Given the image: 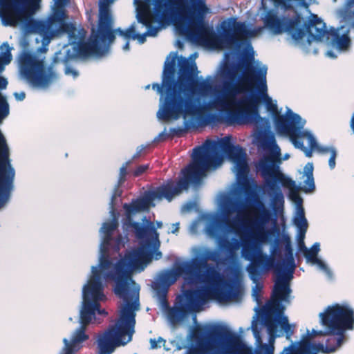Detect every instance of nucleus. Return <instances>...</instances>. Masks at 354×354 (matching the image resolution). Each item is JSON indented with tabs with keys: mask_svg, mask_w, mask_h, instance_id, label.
<instances>
[{
	"mask_svg": "<svg viewBox=\"0 0 354 354\" xmlns=\"http://www.w3.org/2000/svg\"><path fill=\"white\" fill-rule=\"evenodd\" d=\"M221 151L235 164L238 187L246 197V207L250 214V232L241 238L243 253L245 259L252 261L248 270L254 275L259 272V266H268L272 261L263 252L262 245L271 241L274 231L268 227L272 214L256 192L255 182L248 176L245 150L239 145H234L230 136H225L218 142L207 140L203 145L193 149L192 161L181 170V174L187 180L188 187L192 183L198 182L210 167L222 162Z\"/></svg>",
	"mask_w": 354,
	"mask_h": 354,
	"instance_id": "f257e3e1",
	"label": "nucleus"
},
{
	"mask_svg": "<svg viewBox=\"0 0 354 354\" xmlns=\"http://www.w3.org/2000/svg\"><path fill=\"white\" fill-rule=\"evenodd\" d=\"M137 19L147 27L144 34L136 33L133 39L143 44L147 36L154 37L160 28L169 24L171 19L178 15L181 21L177 25L179 31L194 42L215 49L239 48L249 35L245 24L230 17L220 24L216 34L212 26L205 21L208 11L205 0H153V12L143 0H134Z\"/></svg>",
	"mask_w": 354,
	"mask_h": 354,
	"instance_id": "f03ea898",
	"label": "nucleus"
},
{
	"mask_svg": "<svg viewBox=\"0 0 354 354\" xmlns=\"http://www.w3.org/2000/svg\"><path fill=\"white\" fill-rule=\"evenodd\" d=\"M198 71L194 61L180 57L178 62V73L176 82L171 88L164 82L154 83L152 88L160 95V106L157 117L164 121L184 119V128H174L171 132L180 136L187 130L196 127L203 118L206 106L200 104L201 97L207 96L213 90V79L207 76L205 80H198Z\"/></svg>",
	"mask_w": 354,
	"mask_h": 354,
	"instance_id": "7ed1b4c3",
	"label": "nucleus"
},
{
	"mask_svg": "<svg viewBox=\"0 0 354 354\" xmlns=\"http://www.w3.org/2000/svg\"><path fill=\"white\" fill-rule=\"evenodd\" d=\"M252 56L245 59V72L241 82L232 84L226 83L224 95L209 103V107L223 113L228 124L252 123L260 118L258 108L261 101V95L266 102L268 110L274 115V127L278 133L277 122L281 116L290 119L297 114L290 109H288L284 115L279 113L277 105L272 103L267 94V68L263 66L256 71L252 66Z\"/></svg>",
	"mask_w": 354,
	"mask_h": 354,
	"instance_id": "20e7f679",
	"label": "nucleus"
},
{
	"mask_svg": "<svg viewBox=\"0 0 354 354\" xmlns=\"http://www.w3.org/2000/svg\"><path fill=\"white\" fill-rule=\"evenodd\" d=\"M144 253L140 249L128 252L114 264L111 270L104 273V278L115 282L114 292L122 299L120 317L116 323L108 328L97 338L100 354H110L114 344L125 345L132 339L136 324V310L140 307L139 288L131 278V270L140 263Z\"/></svg>",
	"mask_w": 354,
	"mask_h": 354,
	"instance_id": "39448f33",
	"label": "nucleus"
},
{
	"mask_svg": "<svg viewBox=\"0 0 354 354\" xmlns=\"http://www.w3.org/2000/svg\"><path fill=\"white\" fill-rule=\"evenodd\" d=\"M211 299L219 302L238 301L241 300V292L233 280L224 281L221 288L201 287L183 290L182 295L176 298L177 305L169 308L168 317L172 323H177L189 312L198 310Z\"/></svg>",
	"mask_w": 354,
	"mask_h": 354,
	"instance_id": "423d86ee",
	"label": "nucleus"
},
{
	"mask_svg": "<svg viewBox=\"0 0 354 354\" xmlns=\"http://www.w3.org/2000/svg\"><path fill=\"white\" fill-rule=\"evenodd\" d=\"M193 337L198 341L196 346L191 350V354H274V346L269 344H261L254 351L252 347L242 343L237 335L223 327H215L209 333V339H226L227 343L219 353L214 351V346L210 341H204L205 330L201 327L193 331Z\"/></svg>",
	"mask_w": 354,
	"mask_h": 354,
	"instance_id": "0eeeda50",
	"label": "nucleus"
},
{
	"mask_svg": "<svg viewBox=\"0 0 354 354\" xmlns=\"http://www.w3.org/2000/svg\"><path fill=\"white\" fill-rule=\"evenodd\" d=\"M321 324L328 327L325 346L318 344L313 346V351L324 353L335 352L341 346L345 339V333L354 328V310L348 305L335 304L328 306L319 314Z\"/></svg>",
	"mask_w": 354,
	"mask_h": 354,
	"instance_id": "6e6552de",
	"label": "nucleus"
},
{
	"mask_svg": "<svg viewBox=\"0 0 354 354\" xmlns=\"http://www.w3.org/2000/svg\"><path fill=\"white\" fill-rule=\"evenodd\" d=\"M235 203L230 201L229 204H226L223 208V214H224V218H217L214 221H213L208 227V234L214 238H219V245L223 249L226 250L230 255H233L236 250H237L240 246L239 242L238 240L234 239L233 241H230L224 238H222L221 236V230L223 226L226 227L230 231L233 232L237 234L240 235V239L242 237L246 236L249 232H250V227H249V220L250 218V214L248 212V219L247 221V227H248V232L247 233L244 234H241L239 227L237 225V222L235 220H231L228 218L230 215H231L234 212H235ZM242 241V239H241ZM241 245H243V241H241ZM243 246H242L243 248ZM243 252V251L241 252ZM268 257L272 259V261L270 263H268V266H259L258 268L259 272L257 274L252 275L250 274L249 270H248V268L249 266L252 263V261L250 259H248V261H250V263L246 267V271L248 272L249 277L250 279L254 282L257 283L259 278L261 277V274L269 270H270L273 266L274 263V259L273 257L268 256L266 254ZM243 257L247 260L243 256V253H242Z\"/></svg>",
	"mask_w": 354,
	"mask_h": 354,
	"instance_id": "1a4fd4ad",
	"label": "nucleus"
},
{
	"mask_svg": "<svg viewBox=\"0 0 354 354\" xmlns=\"http://www.w3.org/2000/svg\"><path fill=\"white\" fill-rule=\"evenodd\" d=\"M277 157L267 156L262 158L257 165L265 180V188L271 197V204L274 211H281L283 209L284 196L278 185L281 183L283 187L294 185V180L288 178L281 173L279 167L274 165Z\"/></svg>",
	"mask_w": 354,
	"mask_h": 354,
	"instance_id": "9d476101",
	"label": "nucleus"
},
{
	"mask_svg": "<svg viewBox=\"0 0 354 354\" xmlns=\"http://www.w3.org/2000/svg\"><path fill=\"white\" fill-rule=\"evenodd\" d=\"M188 189V182L183 175L178 181L170 179L165 183L149 192L143 198L133 200L130 203H124L123 208L125 210L126 221L132 220V215L148 209L151 203L155 200L165 198L169 202L174 197Z\"/></svg>",
	"mask_w": 354,
	"mask_h": 354,
	"instance_id": "9b49d317",
	"label": "nucleus"
},
{
	"mask_svg": "<svg viewBox=\"0 0 354 354\" xmlns=\"http://www.w3.org/2000/svg\"><path fill=\"white\" fill-rule=\"evenodd\" d=\"M68 1L55 0L53 12L46 20L30 19L28 22V27L47 39L59 35L60 31H68L73 33V31L75 30V25L65 22L67 15L64 7Z\"/></svg>",
	"mask_w": 354,
	"mask_h": 354,
	"instance_id": "f8f14e48",
	"label": "nucleus"
},
{
	"mask_svg": "<svg viewBox=\"0 0 354 354\" xmlns=\"http://www.w3.org/2000/svg\"><path fill=\"white\" fill-rule=\"evenodd\" d=\"M218 257L219 254L217 251L206 249L200 256L189 261L200 283L207 285L205 287L221 288L224 281H229V279H223L215 266L208 263L209 260L217 261ZM230 280H233L235 282L241 292L237 282L233 279H230Z\"/></svg>",
	"mask_w": 354,
	"mask_h": 354,
	"instance_id": "ddd939ff",
	"label": "nucleus"
},
{
	"mask_svg": "<svg viewBox=\"0 0 354 354\" xmlns=\"http://www.w3.org/2000/svg\"><path fill=\"white\" fill-rule=\"evenodd\" d=\"M302 21L301 15L296 10L292 19L288 21L287 30L294 40L299 41L308 32L314 40L322 41L324 39L328 41L330 30L326 29V24L317 15L311 14L308 21L304 23Z\"/></svg>",
	"mask_w": 354,
	"mask_h": 354,
	"instance_id": "4468645a",
	"label": "nucleus"
},
{
	"mask_svg": "<svg viewBox=\"0 0 354 354\" xmlns=\"http://www.w3.org/2000/svg\"><path fill=\"white\" fill-rule=\"evenodd\" d=\"M20 70L28 82L36 87H48L55 77L52 66L46 69L43 59L29 53H24L21 55Z\"/></svg>",
	"mask_w": 354,
	"mask_h": 354,
	"instance_id": "2eb2a0df",
	"label": "nucleus"
},
{
	"mask_svg": "<svg viewBox=\"0 0 354 354\" xmlns=\"http://www.w3.org/2000/svg\"><path fill=\"white\" fill-rule=\"evenodd\" d=\"M115 0H100L99 5V16L96 28L91 29V36L104 49L106 53L115 39L113 31L114 19L111 12L110 5Z\"/></svg>",
	"mask_w": 354,
	"mask_h": 354,
	"instance_id": "dca6fc26",
	"label": "nucleus"
},
{
	"mask_svg": "<svg viewBox=\"0 0 354 354\" xmlns=\"http://www.w3.org/2000/svg\"><path fill=\"white\" fill-rule=\"evenodd\" d=\"M40 0H1L0 6L6 25L16 26L26 19V7L35 6Z\"/></svg>",
	"mask_w": 354,
	"mask_h": 354,
	"instance_id": "f3484780",
	"label": "nucleus"
},
{
	"mask_svg": "<svg viewBox=\"0 0 354 354\" xmlns=\"http://www.w3.org/2000/svg\"><path fill=\"white\" fill-rule=\"evenodd\" d=\"M292 117L288 119L287 117L281 116L278 120V133L288 136L296 148L303 151L306 157L310 158L313 149L306 147L301 139L299 138V129L304 126L301 124V118L299 115H294Z\"/></svg>",
	"mask_w": 354,
	"mask_h": 354,
	"instance_id": "a211bd4d",
	"label": "nucleus"
},
{
	"mask_svg": "<svg viewBox=\"0 0 354 354\" xmlns=\"http://www.w3.org/2000/svg\"><path fill=\"white\" fill-rule=\"evenodd\" d=\"M63 33L68 35V44L74 45V49L80 56L103 55L105 53L104 49L98 45L91 36L89 41H84L85 32L80 35V32L76 27L73 33L68 31H60V34Z\"/></svg>",
	"mask_w": 354,
	"mask_h": 354,
	"instance_id": "6ab92c4d",
	"label": "nucleus"
},
{
	"mask_svg": "<svg viewBox=\"0 0 354 354\" xmlns=\"http://www.w3.org/2000/svg\"><path fill=\"white\" fill-rule=\"evenodd\" d=\"M105 297L83 294L82 308L80 311L81 326L86 328L90 324L92 317L97 313L98 315H106L107 313L104 309L100 308V301L105 300Z\"/></svg>",
	"mask_w": 354,
	"mask_h": 354,
	"instance_id": "aec40b11",
	"label": "nucleus"
},
{
	"mask_svg": "<svg viewBox=\"0 0 354 354\" xmlns=\"http://www.w3.org/2000/svg\"><path fill=\"white\" fill-rule=\"evenodd\" d=\"M276 279L272 290V297L278 304L286 301L290 293L289 281L293 277L292 270H288V272L282 271L281 265H277L276 267Z\"/></svg>",
	"mask_w": 354,
	"mask_h": 354,
	"instance_id": "412c9836",
	"label": "nucleus"
},
{
	"mask_svg": "<svg viewBox=\"0 0 354 354\" xmlns=\"http://www.w3.org/2000/svg\"><path fill=\"white\" fill-rule=\"evenodd\" d=\"M180 277H183L189 285L200 283L189 261L176 265L172 270L167 272L164 276V281L169 286L174 283Z\"/></svg>",
	"mask_w": 354,
	"mask_h": 354,
	"instance_id": "4be33fe9",
	"label": "nucleus"
},
{
	"mask_svg": "<svg viewBox=\"0 0 354 354\" xmlns=\"http://www.w3.org/2000/svg\"><path fill=\"white\" fill-rule=\"evenodd\" d=\"M328 333V327H325V330H316L313 329L312 333L307 331V334L302 338L298 346L291 344L286 347L280 354H317V351L313 350V346L311 343V338L315 336H326Z\"/></svg>",
	"mask_w": 354,
	"mask_h": 354,
	"instance_id": "5701e85b",
	"label": "nucleus"
},
{
	"mask_svg": "<svg viewBox=\"0 0 354 354\" xmlns=\"http://www.w3.org/2000/svg\"><path fill=\"white\" fill-rule=\"evenodd\" d=\"M104 286L101 281V271L96 267L92 268V275L83 288V294L105 297Z\"/></svg>",
	"mask_w": 354,
	"mask_h": 354,
	"instance_id": "b1692460",
	"label": "nucleus"
},
{
	"mask_svg": "<svg viewBox=\"0 0 354 354\" xmlns=\"http://www.w3.org/2000/svg\"><path fill=\"white\" fill-rule=\"evenodd\" d=\"M292 19V17L288 18L285 17L281 20L277 15V12L274 10H270L266 13L264 19V24L269 30L273 32L274 34H280L283 32H286L288 28V21Z\"/></svg>",
	"mask_w": 354,
	"mask_h": 354,
	"instance_id": "393cba45",
	"label": "nucleus"
},
{
	"mask_svg": "<svg viewBox=\"0 0 354 354\" xmlns=\"http://www.w3.org/2000/svg\"><path fill=\"white\" fill-rule=\"evenodd\" d=\"M86 328L81 326L75 332L71 341L69 342L66 338L63 339L64 344V350L70 351L71 354H75L82 347L81 344L88 339V335L85 333Z\"/></svg>",
	"mask_w": 354,
	"mask_h": 354,
	"instance_id": "a878e982",
	"label": "nucleus"
},
{
	"mask_svg": "<svg viewBox=\"0 0 354 354\" xmlns=\"http://www.w3.org/2000/svg\"><path fill=\"white\" fill-rule=\"evenodd\" d=\"M180 57L178 58L176 53H174L172 56L169 55L165 62L162 75L164 76V82L169 86V89L171 88L173 82H176L175 78L176 60L178 59V62Z\"/></svg>",
	"mask_w": 354,
	"mask_h": 354,
	"instance_id": "bb28decb",
	"label": "nucleus"
},
{
	"mask_svg": "<svg viewBox=\"0 0 354 354\" xmlns=\"http://www.w3.org/2000/svg\"><path fill=\"white\" fill-rule=\"evenodd\" d=\"M327 42L339 50H346L350 46L351 39L348 35H340L338 30L334 28L330 29Z\"/></svg>",
	"mask_w": 354,
	"mask_h": 354,
	"instance_id": "cd10ccee",
	"label": "nucleus"
},
{
	"mask_svg": "<svg viewBox=\"0 0 354 354\" xmlns=\"http://www.w3.org/2000/svg\"><path fill=\"white\" fill-rule=\"evenodd\" d=\"M124 225L131 227L136 236L139 239H143L147 235L149 229L138 222L133 221V220L126 221Z\"/></svg>",
	"mask_w": 354,
	"mask_h": 354,
	"instance_id": "c85d7f7f",
	"label": "nucleus"
},
{
	"mask_svg": "<svg viewBox=\"0 0 354 354\" xmlns=\"http://www.w3.org/2000/svg\"><path fill=\"white\" fill-rule=\"evenodd\" d=\"M284 250H285V259L284 262L290 266L289 270H292V272H294L295 268V259L293 257V250L292 248L291 243L288 238L286 241L285 245H284Z\"/></svg>",
	"mask_w": 354,
	"mask_h": 354,
	"instance_id": "c756f323",
	"label": "nucleus"
},
{
	"mask_svg": "<svg viewBox=\"0 0 354 354\" xmlns=\"http://www.w3.org/2000/svg\"><path fill=\"white\" fill-rule=\"evenodd\" d=\"M293 221L294 224L297 227H303V232L305 231V228H308V222L305 217L304 209L302 205L297 206V212Z\"/></svg>",
	"mask_w": 354,
	"mask_h": 354,
	"instance_id": "7c9ffc66",
	"label": "nucleus"
},
{
	"mask_svg": "<svg viewBox=\"0 0 354 354\" xmlns=\"http://www.w3.org/2000/svg\"><path fill=\"white\" fill-rule=\"evenodd\" d=\"M319 251V243H315L310 249L306 250L304 255L307 261L313 263L317 260V254Z\"/></svg>",
	"mask_w": 354,
	"mask_h": 354,
	"instance_id": "2f4dec72",
	"label": "nucleus"
},
{
	"mask_svg": "<svg viewBox=\"0 0 354 354\" xmlns=\"http://www.w3.org/2000/svg\"><path fill=\"white\" fill-rule=\"evenodd\" d=\"M264 324L270 336L274 335L277 330L276 319L271 315H266L264 319Z\"/></svg>",
	"mask_w": 354,
	"mask_h": 354,
	"instance_id": "473e14b6",
	"label": "nucleus"
},
{
	"mask_svg": "<svg viewBox=\"0 0 354 354\" xmlns=\"http://www.w3.org/2000/svg\"><path fill=\"white\" fill-rule=\"evenodd\" d=\"M119 223L116 218H113L110 222L104 223L102 226L104 234L113 236V232L118 227Z\"/></svg>",
	"mask_w": 354,
	"mask_h": 354,
	"instance_id": "72a5a7b5",
	"label": "nucleus"
},
{
	"mask_svg": "<svg viewBox=\"0 0 354 354\" xmlns=\"http://www.w3.org/2000/svg\"><path fill=\"white\" fill-rule=\"evenodd\" d=\"M287 187L290 189V193H289L290 198L297 204V206L302 205L303 201L299 194V188L296 186L295 182L294 181L293 186Z\"/></svg>",
	"mask_w": 354,
	"mask_h": 354,
	"instance_id": "f704fd0d",
	"label": "nucleus"
},
{
	"mask_svg": "<svg viewBox=\"0 0 354 354\" xmlns=\"http://www.w3.org/2000/svg\"><path fill=\"white\" fill-rule=\"evenodd\" d=\"M306 138L308 142V147L311 148V149L316 150L319 145L317 142L316 139L313 136V135L308 131H301L299 129V138Z\"/></svg>",
	"mask_w": 354,
	"mask_h": 354,
	"instance_id": "c9c22d12",
	"label": "nucleus"
},
{
	"mask_svg": "<svg viewBox=\"0 0 354 354\" xmlns=\"http://www.w3.org/2000/svg\"><path fill=\"white\" fill-rule=\"evenodd\" d=\"M155 290L160 299L165 301V304L168 305V301L167 298L168 287H166L160 283H157L155 286Z\"/></svg>",
	"mask_w": 354,
	"mask_h": 354,
	"instance_id": "e433bc0d",
	"label": "nucleus"
},
{
	"mask_svg": "<svg viewBox=\"0 0 354 354\" xmlns=\"http://www.w3.org/2000/svg\"><path fill=\"white\" fill-rule=\"evenodd\" d=\"M306 178L304 180V187L302 190L305 192H311L315 190V185L314 182L313 176H306Z\"/></svg>",
	"mask_w": 354,
	"mask_h": 354,
	"instance_id": "4c0bfd02",
	"label": "nucleus"
},
{
	"mask_svg": "<svg viewBox=\"0 0 354 354\" xmlns=\"http://www.w3.org/2000/svg\"><path fill=\"white\" fill-rule=\"evenodd\" d=\"M113 265L112 261L108 255H102L100 260V266L102 270L109 269Z\"/></svg>",
	"mask_w": 354,
	"mask_h": 354,
	"instance_id": "58836bf2",
	"label": "nucleus"
},
{
	"mask_svg": "<svg viewBox=\"0 0 354 354\" xmlns=\"http://www.w3.org/2000/svg\"><path fill=\"white\" fill-rule=\"evenodd\" d=\"M131 163V160L127 161L120 169L119 183H123L126 180L127 167Z\"/></svg>",
	"mask_w": 354,
	"mask_h": 354,
	"instance_id": "ea45409f",
	"label": "nucleus"
},
{
	"mask_svg": "<svg viewBox=\"0 0 354 354\" xmlns=\"http://www.w3.org/2000/svg\"><path fill=\"white\" fill-rule=\"evenodd\" d=\"M149 169V165H141L138 166L133 171V175L135 177H138L144 174Z\"/></svg>",
	"mask_w": 354,
	"mask_h": 354,
	"instance_id": "a19ab883",
	"label": "nucleus"
},
{
	"mask_svg": "<svg viewBox=\"0 0 354 354\" xmlns=\"http://www.w3.org/2000/svg\"><path fill=\"white\" fill-rule=\"evenodd\" d=\"M113 240V236H111L109 234H104L103 235V241H102V251L106 252L108 250V247L111 244V241Z\"/></svg>",
	"mask_w": 354,
	"mask_h": 354,
	"instance_id": "79ce46f5",
	"label": "nucleus"
},
{
	"mask_svg": "<svg viewBox=\"0 0 354 354\" xmlns=\"http://www.w3.org/2000/svg\"><path fill=\"white\" fill-rule=\"evenodd\" d=\"M136 34L135 26L133 24H132L125 30V39L127 40H129V39H133V37H134Z\"/></svg>",
	"mask_w": 354,
	"mask_h": 354,
	"instance_id": "37998d69",
	"label": "nucleus"
},
{
	"mask_svg": "<svg viewBox=\"0 0 354 354\" xmlns=\"http://www.w3.org/2000/svg\"><path fill=\"white\" fill-rule=\"evenodd\" d=\"M313 164L312 162H308L304 168V173L306 176H313Z\"/></svg>",
	"mask_w": 354,
	"mask_h": 354,
	"instance_id": "c03bdc74",
	"label": "nucleus"
},
{
	"mask_svg": "<svg viewBox=\"0 0 354 354\" xmlns=\"http://www.w3.org/2000/svg\"><path fill=\"white\" fill-rule=\"evenodd\" d=\"M337 157V151L336 150H333L330 153V158L328 160V165L330 169H333L335 167V159Z\"/></svg>",
	"mask_w": 354,
	"mask_h": 354,
	"instance_id": "a18cd8bd",
	"label": "nucleus"
},
{
	"mask_svg": "<svg viewBox=\"0 0 354 354\" xmlns=\"http://www.w3.org/2000/svg\"><path fill=\"white\" fill-rule=\"evenodd\" d=\"M333 150H336L333 147H323V146H318L316 151L320 153H330V154L332 153Z\"/></svg>",
	"mask_w": 354,
	"mask_h": 354,
	"instance_id": "49530a36",
	"label": "nucleus"
},
{
	"mask_svg": "<svg viewBox=\"0 0 354 354\" xmlns=\"http://www.w3.org/2000/svg\"><path fill=\"white\" fill-rule=\"evenodd\" d=\"M281 329L286 333V338L288 339H290L291 336L294 333V328L292 327V326L289 324L288 327H283Z\"/></svg>",
	"mask_w": 354,
	"mask_h": 354,
	"instance_id": "de8ad7c7",
	"label": "nucleus"
},
{
	"mask_svg": "<svg viewBox=\"0 0 354 354\" xmlns=\"http://www.w3.org/2000/svg\"><path fill=\"white\" fill-rule=\"evenodd\" d=\"M278 324H279L280 327L282 328L283 327H288V325L290 324L288 323V317L286 316H281L278 319Z\"/></svg>",
	"mask_w": 354,
	"mask_h": 354,
	"instance_id": "09e8293b",
	"label": "nucleus"
},
{
	"mask_svg": "<svg viewBox=\"0 0 354 354\" xmlns=\"http://www.w3.org/2000/svg\"><path fill=\"white\" fill-rule=\"evenodd\" d=\"M304 0H283V3H280L279 5L283 6L286 9L292 8V6L289 3L290 1H303Z\"/></svg>",
	"mask_w": 354,
	"mask_h": 354,
	"instance_id": "8fccbe9b",
	"label": "nucleus"
},
{
	"mask_svg": "<svg viewBox=\"0 0 354 354\" xmlns=\"http://www.w3.org/2000/svg\"><path fill=\"white\" fill-rule=\"evenodd\" d=\"M313 263L318 265V266H319L321 269H322V270H327V269H328V267H327V266L326 265V263H325L324 261H322L321 259H317V261H313Z\"/></svg>",
	"mask_w": 354,
	"mask_h": 354,
	"instance_id": "3c124183",
	"label": "nucleus"
},
{
	"mask_svg": "<svg viewBox=\"0 0 354 354\" xmlns=\"http://www.w3.org/2000/svg\"><path fill=\"white\" fill-rule=\"evenodd\" d=\"M297 227L299 229V240L304 241V237H305V234H306L308 228H305V231H304V232H303V231H302L303 227Z\"/></svg>",
	"mask_w": 354,
	"mask_h": 354,
	"instance_id": "603ef678",
	"label": "nucleus"
},
{
	"mask_svg": "<svg viewBox=\"0 0 354 354\" xmlns=\"http://www.w3.org/2000/svg\"><path fill=\"white\" fill-rule=\"evenodd\" d=\"M14 95H15V98L19 101L24 100L26 97V94L24 92L15 93Z\"/></svg>",
	"mask_w": 354,
	"mask_h": 354,
	"instance_id": "864d4df0",
	"label": "nucleus"
},
{
	"mask_svg": "<svg viewBox=\"0 0 354 354\" xmlns=\"http://www.w3.org/2000/svg\"><path fill=\"white\" fill-rule=\"evenodd\" d=\"M298 247H299V250L300 251H303L304 253L306 252V250L308 249L305 245L304 241L302 240L298 241Z\"/></svg>",
	"mask_w": 354,
	"mask_h": 354,
	"instance_id": "5fc2aeb1",
	"label": "nucleus"
},
{
	"mask_svg": "<svg viewBox=\"0 0 354 354\" xmlns=\"http://www.w3.org/2000/svg\"><path fill=\"white\" fill-rule=\"evenodd\" d=\"M122 238L121 234L118 235V236L115 239V242L116 243V249H120V245L122 243Z\"/></svg>",
	"mask_w": 354,
	"mask_h": 354,
	"instance_id": "6e6d98bb",
	"label": "nucleus"
},
{
	"mask_svg": "<svg viewBox=\"0 0 354 354\" xmlns=\"http://www.w3.org/2000/svg\"><path fill=\"white\" fill-rule=\"evenodd\" d=\"M66 74H72L74 77H76L78 75V73L75 70L72 69L71 68H66Z\"/></svg>",
	"mask_w": 354,
	"mask_h": 354,
	"instance_id": "4d7b16f0",
	"label": "nucleus"
},
{
	"mask_svg": "<svg viewBox=\"0 0 354 354\" xmlns=\"http://www.w3.org/2000/svg\"><path fill=\"white\" fill-rule=\"evenodd\" d=\"M179 230V223H176L172 225V229L171 230V232L173 234H175L178 232Z\"/></svg>",
	"mask_w": 354,
	"mask_h": 354,
	"instance_id": "13d9d810",
	"label": "nucleus"
},
{
	"mask_svg": "<svg viewBox=\"0 0 354 354\" xmlns=\"http://www.w3.org/2000/svg\"><path fill=\"white\" fill-rule=\"evenodd\" d=\"M11 60V55L10 53H8V55H5L4 57H3V62L4 64H8L10 63Z\"/></svg>",
	"mask_w": 354,
	"mask_h": 354,
	"instance_id": "bf43d9fd",
	"label": "nucleus"
},
{
	"mask_svg": "<svg viewBox=\"0 0 354 354\" xmlns=\"http://www.w3.org/2000/svg\"><path fill=\"white\" fill-rule=\"evenodd\" d=\"M150 344H151V348H156L158 346L157 342H156V340L155 339H150Z\"/></svg>",
	"mask_w": 354,
	"mask_h": 354,
	"instance_id": "052dcab7",
	"label": "nucleus"
},
{
	"mask_svg": "<svg viewBox=\"0 0 354 354\" xmlns=\"http://www.w3.org/2000/svg\"><path fill=\"white\" fill-rule=\"evenodd\" d=\"M149 230L151 231V233L154 234L156 238L158 239V234L157 233L156 230L153 227H152L149 229Z\"/></svg>",
	"mask_w": 354,
	"mask_h": 354,
	"instance_id": "680f3d73",
	"label": "nucleus"
},
{
	"mask_svg": "<svg viewBox=\"0 0 354 354\" xmlns=\"http://www.w3.org/2000/svg\"><path fill=\"white\" fill-rule=\"evenodd\" d=\"M122 30V29H121L120 28H118L115 29H114L113 28V31L114 32V35H115L116 34H119Z\"/></svg>",
	"mask_w": 354,
	"mask_h": 354,
	"instance_id": "e2e57ef3",
	"label": "nucleus"
},
{
	"mask_svg": "<svg viewBox=\"0 0 354 354\" xmlns=\"http://www.w3.org/2000/svg\"><path fill=\"white\" fill-rule=\"evenodd\" d=\"M123 49L124 50H128L129 49V40H127V41L126 42V44L124 45L123 46Z\"/></svg>",
	"mask_w": 354,
	"mask_h": 354,
	"instance_id": "0e129e2a",
	"label": "nucleus"
},
{
	"mask_svg": "<svg viewBox=\"0 0 354 354\" xmlns=\"http://www.w3.org/2000/svg\"><path fill=\"white\" fill-rule=\"evenodd\" d=\"M142 150H143V148L141 149L139 151H137L136 153L133 156V159L138 158L140 156V153Z\"/></svg>",
	"mask_w": 354,
	"mask_h": 354,
	"instance_id": "69168bd1",
	"label": "nucleus"
},
{
	"mask_svg": "<svg viewBox=\"0 0 354 354\" xmlns=\"http://www.w3.org/2000/svg\"><path fill=\"white\" fill-rule=\"evenodd\" d=\"M351 129L354 133V115L352 117L351 121Z\"/></svg>",
	"mask_w": 354,
	"mask_h": 354,
	"instance_id": "338daca9",
	"label": "nucleus"
},
{
	"mask_svg": "<svg viewBox=\"0 0 354 354\" xmlns=\"http://www.w3.org/2000/svg\"><path fill=\"white\" fill-rule=\"evenodd\" d=\"M118 35L125 39V30H122Z\"/></svg>",
	"mask_w": 354,
	"mask_h": 354,
	"instance_id": "774afa93",
	"label": "nucleus"
}]
</instances>
